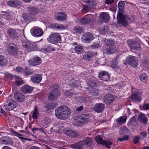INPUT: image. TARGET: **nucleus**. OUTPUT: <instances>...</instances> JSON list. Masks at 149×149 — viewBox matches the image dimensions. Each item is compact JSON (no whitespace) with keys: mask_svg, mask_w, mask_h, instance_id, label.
Returning a JSON list of instances; mask_svg holds the SVG:
<instances>
[{"mask_svg":"<svg viewBox=\"0 0 149 149\" xmlns=\"http://www.w3.org/2000/svg\"><path fill=\"white\" fill-rule=\"evenodd\" d=\"M89 120V118L86 116L83 115L77 120H75L74 122L75 126H79L86 123Z\"/></svg>","mask_w":149,"mask_h":149,"instance_id":"6","label":"nucleus"},{"mask_svg":"<svg viewBox=\"0 0 149 149\" xmlns=\"http://www.w3.org/2000/svg\"><path fill=\"white\" fill-rule=\"evenodd\" d=\"M129 131V129L127 127L123 126L120 130V132L121 134H126Z\"/></svg>","mask_w":149,"mask_h":149,"instance_id":"44","label":"nucleus"},{"mask_svg":"<svg viewBox=\"0 0 149 149\" xmlns=\"http://www.w3.org/2000/svg\"><path fill=\"white\" fill-rule=\"evenodd\" d=\"M98 76L101 80L105 81H108L110 78L109 73L104 71L100 72L98 74Z\"/></svg>","mask_w":149,"mask_h":149,"instance_id":"18","label":"nucleus"},{"mask_svg":"<svg viewBox=\"0 0 149 149\" xmlns=\"http://www.w3.org/2000/svg\"><path fill=\"white\" fill-rule=\"evenodd\" d=\"M126 116H123L117 118L116 122L118 125H121L126 122Z\"/></svg>","mask_w":149,"mask_h":149,"instance_id":"32","label":"nucleus"},{"mask_svg":"<svg viewBox=\"0 0 149 149\" xmlns=\"http://www.w3.org/2000/svg\"><path fill=\"white\" fill-rule=\"evenodd\" d=\"M141 135L143 137H146L147 136V133L145 132H143L141 133Z\"/></svg>","mask_w":149,"mask_h":149,"instance_id":"64","label":"nucleus"},{"mask_svg":"<svg viewBox=\"0 0 149 149\" xmlns=\"http://www.w3.org/2000/svg\"><path fill=\"white\" fill-rule=\"evenodd\" d=\"M99 30L102 34L106 33L107 32L106 27L104 26L99 27Z\"/></svg>","mask_w":149,"mask_h":149,"instance_id":"51","label":"nucleus"},{"mask_svg":"<svg viewBox=\"0 0 149 149\" xmlns=\"http://www.w3.org/2000/svg\"><path fill=\"white\" fill-rule=\"evenodd\" d=\"M88 85L91 88H93L96 86L95 83L91 79H89L86 81Z\"/></svg>","mask_w":149,"mask_h":149,"instance_id":"43","label":"nucleus"},{"mask_svg":"<svg viewBox=\"0 0 149 149\" xmlns=\"http://www.w3.org/2000/svg\"><path fill=\"white\" fill-rule=\"evenodd\" d=\"M39 115V112L37 106H35L32 115V117L33 118L37 119Z\"/></svg>","mask_w":149,"mask_h":149,"instance_id":"39","label":"nucleus"},{"mask_svg":"<svg viewBox=\"0 0 149 149\" xmlns=\"http://www.w3.org/2000/svg\"><path fill=\"white\" fill-rule=\"evenodd\" d=\"M131 98L134 101H140L141 100V95L139 92L133 93L132 95Z\"/></svg>","mask_w":149,"mask_h":149,"instance_id":"29","label":"nucleus"},{"mask_svg":"<svg viewBox=\"0 0 149 149\" xmlns=\"http://www.w3.org/2000/svg\"><path fill=\"white\" fill-rule=\"evenodd\" d=\"M94 39L93 35L89 32L85 33L81 38L82 40L86 43H89Z\"/></svg>","mask_w":149,"mask_h":149,"instance_id":"16","label":"nucleus"},{"mask_svg":"<svg viewBox=\"0 0 149 149\" xmlns=\"http://www.w3.org/2000/svg\"><path fill=\"white\" fill-rule=\"evenodd\" d=\"M39 130V128L35 127L31 129L32 131L34 134L36 133V132H35L36 131Z\"/></svg>","mask_w":149,"mask_h":149,"instance_id":"62","label":"nucleus"},{"mask_svg":"<svg viewBox=\"0 0 149 149\" xmlns=\"http://www.w3.org/2000/svg\"><path fill=\"white\" fill-rule=\"evenodd\" d=\"M95 138L97 143L105 146L107 148H110L112 144V142L110 141L103 140L99 135L96 136Z\"/></svg>","mask_w":149,"mask_h":149,"instance_id":"10","label":"nucleus"},{"mask_svg":"<svg viewBox=\"0 0 149 149\" xmlns=\"http://www.w3.org/2000/svg\"><path fill=\"white\" fill-rule=\"evenodd\" d=\"M22 45L25 49L28 52L35 50H44L43 47H41L40 46V45L37 44L35 42H23Z\"/></svg>","mask_w":149,"mask_h":149,"instance_id":"2","label":"nucleus"},{"mask_svg":"<svg viewBox=\"0 0 149 149\" xmlns=\"http://www.w3.org/2000/svg\"><path fill=\"white\" fill-rule=\"evenodd\" d=\"M100 46V45L98 43H95L93 45H92L91 47L93 48H99Z\"/></svg>","mask_w":149,"mask_h":149,"instance_id":"55","label":"nucleus"},{"mask_svg":"<svg viewBox=\"0 0 149 149\" xmlns=\"http://www.w3.org/2000/svg\"><path fill=\"white\" fill-rule=\"evenodd\" d=\"M1 15L5 17L6 19H10L12 14L11 11L9 10L6 11H1Z\"/></svg>","mask_w":149,"mask_h":149,"instance_id":"37","label":"nucleus"},{"mask_svg":"<svg viewBox=\"0 0 149 149\" xmlns=\"http://www.w3.org/2000/svg\"><path fill=\"white\" fill-rule=\"evenodd\" d=\"M63 132L66 135L71 137H76L78 135V133L77 131L72 130H65Z\"/></svg>","mask_w":149,"mask_h":149,"instance_id":"26","label":"nucleus"},{"mask_svg":"<svg viewBox=\"0 0 149 149\" xmlns=\"http://www.w3.org/2000/svg\"><path fill=\"white\" fill-rule=\"evenodd\" d=\"M52 27L58 30H62L66 29L65 26L61 24L54 23L52 25Z\"/></svg>","mask_w":149,"mask_h":149,"instance_id":"31","label":"nucleus"},{"mask_svg":"<svg viewBox=\"0 0 149 149\" xmlns=\"http://www.w3.org/2000/svg\"><path fill=\"white\" fill-rule=\"evenodd\" d=\"M118 22V24L126 26L128 24V21L126 20L125 16L122 14L120 13L118 14L117 16Z\"/></svg>","mask_w":149,"mask_h":149,"instance_id":"14","label":"nucleus"},{"mask_svg":"<svg viewBox=\"0 0 149 149\" xmlns=\"http://www.w3.org/2000/svg\"><path fill=\"white\" fill-rule=\"evenodd\" d=\"M31 31L32 36L36 37H41L43 34V30L40 28H34L31 29Z\"/></svg>","mask_w":149,"mask_h":149,"instance_id":"15","label":"nucleus"},{"mask_svg":"<svg viewBox=\"0 0 149 149\" xmlns=\"http://www.w3.org/2000/svg\"><path fill=\"white\" fill-rule=\"evenodd\" d=\"M16 71L18 73H22L23 71V69L21 67H17Z\"/></svg>","mask_w":149,"mask_h":149,"instance_id":"52","label":"nucleus"},{"mask_svg":"<svg viewBox=\"0 0 149 149\" xmlns=\"http://www.w3.org/2000/svg\"><path fill=\"white\" fill-rule=\"evenodd\" d=\"M7 51L9 54L12 55H13L17 52L16 46L14 44H10L8 45Z\"/></svg>","mask_w":149,"mask_h":149,"instance_id":"23","label":"nucleus"},{"mask_svg":"<svg viewBox=\"0 0 149 149\" xmlns=\"http://www.w3.org/2000/svg\"><path fill=\"white\" fill-rule=\"evenodd\" d=\"M81 141L83 145L86 146H90L92 144V139L88 137Z\"/></svg>","mask_w":149,"mask_h":149,"instance_id":"35","label":"nucleus"},{"mask_svg":"<svg viewBox=\"0 0 149 149\" xmlns=\"http://www.w3.org/2000/svg\"><path fill=\"white\" fill-rule=\"evenodd\" d=\"M47 40L50 42L52 43H60L61 41V37L59 33H54L50 34Z\"/></svg>","mask_w":149,"mask_h":149,"instance_id":"4","label":"nucleus"},{"mask_svg":"<svg viewBox=\"0 0 149 149\" xmlns=\"http://www.w3.org/2000/svg\"><path fill=\"white\" fill-rule=\"evenodd\" d=\"M143 109L147 110H149V104H145L143 106Z\"/></svg>","mask_w":149,"mask_h":149,"instance_id":"57","label":"nucleus"},{"mask_svg":"<svg viewBox=\"0 0 149 149\" xmlns=\"http://www.w3.org/2000/svg\"><path fill=\"white\" fill-rule=\"evenodd\" d=\"M115 96L112 94L107 95L104 98V101L106 104H110L115 100Z\"/></svg>","mask_w":149,"mask_h":149,"instance_id":"17","label":"nucleus"},{"mask_svg":"<svg viewBox=\"0 0 149 149\" xmlns=\"http://www.w3.org/2000/svg\"><path fill=\"white\" fill-rule=\"evenodd\" d=\"M7 4L9 6L13 7H16L20 5L19 2L16 0H10L8 1Z\"/></svg>","mask_w":149,"mask_h":149,"instance_id":"30","label":"nucleus"},{"mask_svg":"<svg viewBox=\"0 0 149 149\" xmlns=\"http://www.w3.org/2000/svg\"><path fill=\"white\" fill-rule=\"evenodd\" d=\"M104 108V105L102 103H98L95 104L93 107L94 111L97 113H100Z\"/></svg>","mask_w":149,"mask_h":149,"instance_id":"25","label":"nucleus"},{"mask_svg":"<svg viewBox=\"0 0 149 149\" xmlns=\"http://www.w3.org/2000/svg\"><path fill=\"white\" fill-rule=\"evenodd\" d=\"M65 94L67 96H69L73 95V93L70 92L69 91H67L65 93Z\"/></svg>","mask_w":149,"mask_h":149,"instance_id":"56","label":"nucleus"},{"mask_svg":"<svg viewBox=\"0 0 149 149\" xmlns=\"http://www.w3.org/2000/svg\"><path fill=\"white\" fill-rule=\"evenodd\" d=\"M29 149H40V148L38 147L33 146L29 148Z\"/></svg>","mask_w":149,"mask_h":149,"instance_id":"63","label":"nucleus"},{"mask_svg":"<svg viewBox=\"0 0 149 149\" xmlns=\"http://www.w3.org/2000/svg\"><path fill=\"white\" fill-rule=\"evenodd\" d=\"M97 54L95 52L88 51L85 52L83 55L82 58L84 60L89 61L91 60L93 56Z\"/></svg>","mask_w":149,"mask_h":149,"instance_id":"19","label":"nucleus"},{"mask_svg":"<svg viewBox=\"0 0 149 149\" xmlns=\"http://www.w3.org/2000/svg\"><path fill=\"white\" fill-rule=\"evenodd\" d=\"M39 12L38 9L35 7H31L29 8L28 13L27 16L29 19L33 18L36 14H38Z\"/></svg>","mask_w":149,"mask_h":149,"instance_id":"13","label":"nucleus"},{"mask_svg":"<svg viewBox=\"0 0 149 149\" xmlns=\"http://www.w3.org/2000/svg\"><path fill=\"white\" fill-rule=\"evenodd\" d=\"M138 118L140 121L142 122L144 125L147 124L148 119L144 114H140L138 116Z\"/></svg>","mask_w":149,"mask_h":149,"instance_id":"38","label":"nucleus"},{"mask_svg":"<svg viewBox=\"0 0 149 149\" xmlns=\"http://www.w3.org/2000/svg\"><path fill=\"white\" fill-rule=\"evenodd\" d=\"M67 18L66 13L63 12H60L57 13L56 15V19L58 21H62L65 20Z\"/></svg>","mask_w":149,"mask_h":149,"instance_id":"24","label":"nucleus"},{"mask_svg":"<svg viewBox=\"0 0 149 149\" xmlns=\"http://www.w3.org/2000/svg\"><path fill=\"white\" fill-rule=\"evenodd\" d=\"M113 2V0H106V3L108 4H111Z\"/></svg>","mask_w":149,"mask_h":149,"instance_id":"59","label":"nucleus"},{"mask_svg":"<svg viewBox=\"0 0 149 149\" xmlns=\"http://www.w3.org/2000/svg\"><path fill=\"white\" fill-rule=\"evenodd\" d=\"M2 143L5 144L11 145L13 142L11 139L8 137H5L1 139Z\"/></svg>","mask_w":149,"mask_h":149,"instance_id":"34","label":"nucleus"},{"mask_svg":"<svg viewBox=\"0 0 149 149\" xmlns=\"http://www.w3.org/2000/svg\"><path fill=\"white\" fill-rule=\"evenodd\" d=\"M41 62V60L40 57H36L32 60H29L28 63L29 65L33 66L39 64Z\"/></svg>","mask_w":149,"mask_h":149,"instance_id":"28","label":"nucleus"},{"mask_svg":"<svg viewBox=\"0 0 149 149\" xmlns=\"http://www.w3.org/2000/svg\"><path fill=\"white\" fill-rule=\"evenodd\" d=\"M7 33L10 38L14 39L17 37V29L9 28L7 30Z\"/></svg>","mask_w":149,"mask_h":149,"instance_id":"20","label":"nucleus"},{"mask_svg":"<svg viewBox=\"0 0 149 149\" xmlns=\"http://www.w3.org/2000/svg\"><path fill=\"white\" fill-rule=\"evenodd\" d=\"M33 88L30 86L25 85L21 88V91L24 93H30L33 91Z\"/></svg>","mask_w":149,"mask_h":149,"instance_id":"27","label":"nucleus"},{"mask_svg":"<svg viewBox=\"0 0 149 149\" xmlns=\"http://www.w3.org/2000/svg\"><path fill=\"white\" fill-rule=\"evenodd\" d=\"M84 1L85 3L92 6L94 5L95 4V0H84Z\"/></svg>","mask_w":149,"mask_h":149,"instance_id":"46","label":"nucleus"},{"mask_svg":"<svg viewBox=\"0 0 149 149\" xmlns=\"http://www.w3.org/2000/svg\"><path fill=\"white\" fill-rule=\"evenodd\" d=\"M74 31L78 33H81L83 32V29L80 26L75 27L74 29Z\"/></svg>","mask_w":149,"mask_h":149,"instance_id":"45","label":"nucleus"},{"mask_svg":"<svg viewBox=\"0 0 149 149\" xmlns=\"http://www.w3.org/2000/svg\"><path fill=\"white\" fill-rule=\"evenodd\" d=\"M70 113V109L66 106L59 107L55 111L56 116L58 119H65Z\"/></svg>","mask_w":149,"mask_h":149,"instance_id":"1","label":"nucleus"},{"mask_svg":"<svg viewBox=\"0 0 149 149\" xmlns=\"http://www.w3.org/2000/svg\"><path fill=\"white\" fill-rule=\"evenodd\" d=\"M89 10L88 6H84L82 9V11L83 12H86L88 11Z\"/></svg>","mask_w":149,"mask_h":149,"instance_id":"53","label":"nucleus"},{"mask_svg":"<svg viewBox=\"0 0 149 149\" xmlns=\"http://www.w3.org/2000/svg\"><path fill=\"white\" fill-rule=\"evenodd\" d=\"M104 41L105 46L103 47L102 49L109 54H113L116 51V49L113 40L111 39H105Z\"/></svg>","mask_w":149,"mask_h":149,"instance_id":"3","label":"nucleus"},{"mask_svg":"<svg viewBox=\"0 0 149 149\" xmlns=\"http://www.w3.org/2000/svg\"><path fill=\"white\" fill-rule=\"evenodd\" d=\"M139 140V136H136L134 137L133 140L134 143H137Z\"/></svg>","mask_w":149,"mask_h":149,"instance_id":"54","label":"nucleus"},{"mask_svg":"<svg viewBox=\"0 0 149 149\" xmlns=\"http://www.w3.org/2000/svg\"><path fill=\"white\" fill-rule=\"evenodd\" d=\"M127 43L130 48L132 50H138L141 48V45L134 40L128 41Z\"/></svg>","mask_w":149,"mask_h":149,"instance_id":"8","label":"nucleus"},{"mask_svg":"<svg viewBox=\"0 0 149 149\" xmlns=\"http://www.w3.org/2000/svg\"><path fill=\"white\" fill-rule=\"evenodd\" d=\"M23 83V82L22 81H18L16 82V85L17 86H19L22 85Z\"/></svg>","mask_w":149,"mask_h":149,"instance_id":"61","label":"nucleus"},{"mask_svg":"<svg viewBox=\"0 0 149 149\" xmlns=\"http://www.w3.org/2000/svg\"><path fill=\"white\" fill-rule=\"evenodd\" d=\"M24 73L26 75H30L33 74V71L26 67L24 70Z\"/></svg>","mask_w":149,"mask_h":149,"instance_id":"48","label":"nucleus"},{"mask_svg":"<svg viewBox=\"0 0 149 149\" xmlns=\"http://www.w3.org/2000/svg\"><path fill=\"white\" fill-rule=\"evenodd\" d=\"M42 75L39 74H36L31 77L32 82L34 83L38 84L42 80Z\"/></svg>","mask_w":149,"mask_h":149,"instance_id":"21","label":"nucleus"},{"mask_svg":"<svg viewBox=\"0 0 149 149\" xmlns=\"http://www.w3.org/2000/svg\"><path fill=\"white\" fill-rule=\"evenodd\" d=\"M83 146L82 143L81 141L76 144H72L71 147L74 149H83Z\"/></svg>","mask_w":149,"mask_h":149,"instance_id":"36","label":"nucleus"},{"mask_svg":"<svg viewBox=\"0 0 149 149\" xmlns=\"http://www.w3.org/2000/svg\"><path fill=\"white\" fill-rule=\"evenodd\" d=\"M0 113L2 114H3L4 115H6L7 114V113L4 111V110L2 109V107H1V110L0 111Z\"/></svg>","mask_w":149,"mask_h":149,"instance_id":"58","label":"nucleus"},{"mask_svg":"<svg viewBox=\"0 0 149 149\" xmlns=\"http://www.w3.org/2000/svg\"><path fill=\"white\" fill-rule=\"evenodd\" d=\"M60 95L58 88H54L49 93L48 99L50 100H53L59 96Z\"/></svg>","mask_w":149,"mask_h":149,"instance_id":"9","label":"nucleus"},{"mask_svg":"<svg viewBox=\"0 0 149 149\" xmlns=\"http://www.w3.org/2000/svg\"><path fill=\"white\" fill-rule=\"evenodd\" d=\"M14 97L19 102H23L25 100V97L23 93L19 91L16 92L14 94Z\"/></svg>","mask_w":149,"mask_h":149,"instance_id":"12","label":"nucleus"},{"mask_svg":"<svg viewBox=\"0 0 149 149\" xmlns=\"http://www.w3.org/2000/svg\"><path fill=\"white\" fill-rule=\"evenodd\" d=\"M83 109V106H81L79 107H77L76 108V111H80Z\"/></svg>","mask_w":149,"mask_h":149,"instance_id":"60","label":"nucleus"},{"mask_svg":"<svg viewBox=\"0 0 149 149\" xmlns=\"http://www.w3.org/2000/svg\"><path fill=\"white\" fill-rule=\"evenodd\" d=\"M17 105L15 100L9 99L7 100L4 105V108L6 110H12L16 107Z\"/></svg>","mask_w":149,"mask_h":149,"instance_id":"5","label":"nucleus"},{"mask_svg":"<svg viewBox=\"0 0 149 149\" xmlns=\"http://www.w3.org/2000/svg\"><path fill=\"white\" fill-rule=\"evenodd\" d=\"M141 80L143 82H144L147 80V77L146 74H142L140 76Z\"/></svg>","mask_w":149,"mask_h":149,"instance_id":"49","label":"nucleus"},{"mask_svg":"<svg viewBox=\"0 0 149 149\" xmlns=\"http://www.w3.org/2000/svg\"><path fill=\"white\" fill-rule=\"evenodd\" d=\"M129 124L133 125L136 123V119L135 117L134 116L131 118L129 120Z\"/></svg>","mask_w":149,"mask_h":149,"instance_id":"47","label":"nucleus"},{"mask_svg":"<svg viewBox=\"0 0 149 149\" xmlns=\"http://www.w3.org/2000/svg\"><path fill=\"white\" fill-rule=\"evenodd\" d=\"M92 91H91V93L93 96L95 97L96 98L100 94V91L93 88H92Z\"/></svg>","mask_w":149,"mask_h":149,"instance_id":"41","label":"nucleus"},{"mask_svg":"<svg viewBox=\"0 0 149 149\" xmlns=\"http://www.w3.org/2000/svg\"><path fill=\"white\" fill-rule=\"evenodd\" d=\"M74 50L77 54H81L83 52L84 48L81 45H79L75 47Z\"/></svg>","mask_w":149,"mask_h":149,"instance_id":"33","label":"nucleus"},{"mask_svg":"<svg viewBox=\"0 0 149 149\" xmlns=\"http://www.w3.org/2000/svg\"><path fill=\"white\" fill-rule=\"evenodd\" d=\"M138 58L135 56H129L127 57V61L131 66L135 67L137 65Z\"/></svg>","mask_w":149,"mask_h":149,"instance_id":"11","label":"nucleus"},{"mask_svg":"<svg viewBox=\"0 0 149 149\" xmlns=\"http://www.w3.org/2000/svg\"><path fill=\"white\" fill-rule=\"evenodd\" d=\"M94 16L91 14H88L85 15L81 18L79 22L82 24H88L93 21Z\"/></svg>","mask_w":149,"mask_h":149,"instance_id":"7","label":"nucleus"},{"mask_svg":"<svg viewBox=\"0 0 149 149\" xmlns=\"http://www.w3.org/2000/svg\"><path fill=\"white\" fill-rule=\"evenodd\" d=\"M118 62L117 59H115L113 61H111V65L113 68H115L117 65Z\"/></svg>","mask_w":149,"mask_h":149,"instance_id":"50","label":"nucleus"},{"mask_svg":"<svg viewBox=\"0 0 149 149\" xmlns=\"http://www.w3.org/2000/svg\"><path fill=\"white\" fill-rule=\"evenodd\" d=\"M7 64L6 58L4 56L0 55V66H3Z\"/></svg>","mask_w":149,"mask_h":149,"instance_id":"42","label":"nucleus"},{"mask_svg":"<svg viewBox=\"0 0 149 149\" xmlns=\"http://www.w3.org/2000/svg\"><path fill=\"white\" fill-rule=\"evenodd\" d=\"M109 16L106 13L103 12L101 13L99 17L100 21L102 22H107L109 21Z\"/></svg>","mask_w":149,"mask_h":149,"instance_id":"22","label":"nucleus"},{"mask_svg":"<svg viewBox=\"0 0 149 149\" xmlns=\"http://www.w3.org/2000/svg\"><path fill=\"white\" fill-rule=\"evenodd\" d=\"M125 3L123 1H120L118 4V7L120 12L123 13L124 9Z\"/></svg>","mask_w":149,"mask_h":149,"instance_id":"40","label":"nucleus"}]
</instances>
